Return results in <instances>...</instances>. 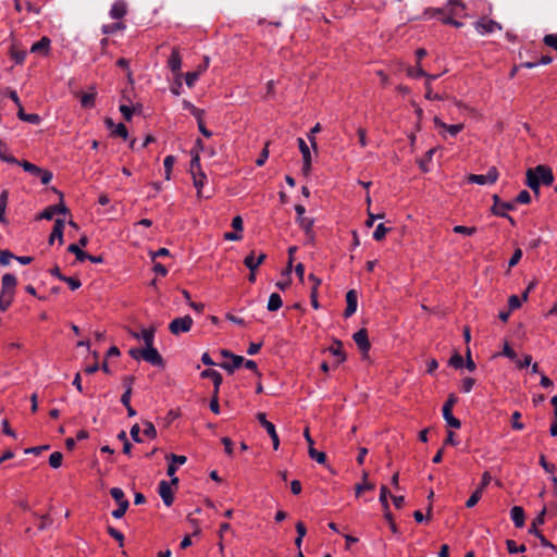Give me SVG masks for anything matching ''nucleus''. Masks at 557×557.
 <instances>
[{"instance_id": "15", "label": "nucleus", "mask_w": 557, "mask_h": 557, "mask_svg": "<svg viewBox=\"0 0 557 557\" xmlns=\"http://www.w3.org/2000/svg\"><path fill=\"white\" fill-rule=\"evenodd\" d=\"M63 231H64V221L61 219H57L52 228V232L49 237V245H52L54 240L58 238L60 244L63 243Z\"/></svg>"}, {"instance_id": "62", "label": "nucleus", "mask_w": 557, "mask_h": 557, "mask_svg": "<svg viewBox=\"0 0 557 557\" xmlns=\"http://www.w3.org/2000/svg\"><path fill=\"white\" fill-rule=\"evenodd\" d=\"M540 465L542 466V468L546 471V472H554L556 467L555 465L553 463H549L546 461V458L544 455H541L540 456Z\"/></svg>"}, {"instance_id": "34", "label": "nucleus", "mask_w": 557, "mask_h": 557, "mask_svg": "<svg viewBox=\"0 0 557 557\" xmlns=\"http://www.w3.org/2000/svg\"><path fill=\"white\" fill-rule=\"evenodd\" d=\"M389 491L387 488L386 485H382L381 488H380V497H379V500L383 507V510H387L389 505H388V500H387V497L389 496Z\"/></svg>"}, {"instance_id": "18", "label": "nucleus", "mask_w": 557, "mask_h": 557, "mask_svg": "<svg viewBox=\"0 0 557 557\" xmlns=\"http://www.w3.org/2000/svg\"><path fill=\"white\" fill-rule=\"evenodd\" d=\"M434 124L436 127H441L447 131L453 137L457 136L463 129V124L448 125L441 121L437 116L434 117Z\"/></svg>"}, {"instance_id": "1", "label": "nucleus", "mask_w": 557, "mask_h": 557, "mask_svg": "<svg viewBox=\"0 0 557 557\" xmlns=\"http://www.w3.org/2000/svg\"><path fill=\"white\" fill-rule=\"evenodd\" d=\"M554 183V174L550 168L546 165H537L527 171L525 184L533 190L535 195L540 194L541 184L550 186Z\"/></svg>"}, {"instance_id": "13", "label": "nucleus", "mask_w": 557, "mask_h": 557, "mask_svg": "<svg viewBox=\"0 0 557 557\" xmlns=\"http://www.w3.org/2000/svg\"><path fill=\"white\" fill-rule=\"evenodd\" d=\"M50 44H51L50 39L48 37L44 36L38 41H36L32 45L30 52L47 55L49 53Z\"/></svg>"}, {"instance_id": "46", "label": "nucleus", "mask_w": 557, "mask_h": 557, "mask_svg": "<svg viewBox=\"0 0 557 557\" xmlns=\"http://www.w3.org/2000/svg\"><path fill=\"white\" fill-rule=\"evenodd\" d=\"M407 73L412 78H419V77L426 76V72H424L423 69L418 63H417L416 67H409Z\"/></svg>"}, {"instance_id": "11", "label": "nucleus", "mask_w": 557, "mask_h": 557, "mask_svg": "<svg viewBox=\"0 0 557 557\" xmlns=\"http://www.w3.org/2000/svg\"><path fill=\"white\" fill-rule=\"evenodd\" d=\"M352 338L362 352L369 351L371 344L369 342L368 331L366 329H360L354 334Z\"/></svg>"}, {"instance_id": "45", "label": "nucleus", "mask_w": 557, "mask_h": 557, "mask_svg": "<svg viewBox=\"0 0 557 557\" xmlns=\"http://www.w3.org/2000/svg\"><path fill=\"white\" fill-rule=\"evenodd\" d=\"M125 28V25L121 22L113 23L110 25H103L102 26V33L103 34H113L116 30Z\"/></svg>"}, {"instance_id": "26", "label": "nucleus", "mask_w": 557, "mask_h": 557, "mask_svg": "<svg viewBox=\"0 0 557 557\" xmlns=\"http://www.w3.org/2000/svg\"><path fill=\"white\" fill-rule=\"evenodd\" d=\"M283 305L280 294L272 293L269 297L267 309L269 311H277Z\"/></svg>"}, {"instance_id": "57", "label": "nucleus", "mask_w": 557, "mask_h": 557, "mask_svg": "<svg viewBox=\"0 0 557 557\" xmlns=\"http://www.w3.org/2000/svg\"><path fill=\"white\" fill-rule=\"evenodd\" d=\"M522 258V250L520 248L516 249L511 256V258L509 259V268H512L515 265H517L519 263V261L521 260Z\"/></svg>"}, {"instance_id": "16", "label": "nucleus", "mask_w": 557, "mask_h": 557, "mask_svg": "<svg viewBox=\"0 0 557 557\" xmlns=\"http://www.w3.org/2000/svg\"><path fill=\"white\" fill-rule=\"evenodd\" d=\"M327 350L337 358V364L344 362L346 360V354L343 349V343L339 339H334L333 345L327 348Z\"/></svg>"}, {"instance_id": "52", "label": "nucleus", "mask_w": 557, "mask_h": 557, "mask_svg": "<svg viewBox=\"0 0 557 557\" xmlns=\"http://www.w3.org/2000/svg\"><path fill=\"white\" fill-rule=\"evenodd\" d=\"M112 132L114 135L120 136L123 139H126L128 137L127 128L123 123H119L117 125H115Z\"/></svg>"}, {"instance_id": "54", "label": "nucleus", "mask_w": 557, "mask_h": 557, "mask_svg": "<svg viewBox=\"0 0 557 557\" xmlns=\"http://www.w3.org/2000/svg\"><path fill=\"white\" fill-rule=\"evenodd\" d=\"M61 281L67 283L72 290H75V289L79 288L81 285H82V283H81V281L78 278L72 277V276L61 277Z\"/></svg>"}, {"instance_id": "5", "label": "nucleus", "mask_w": 557, "mask_h": 557, "mask_svg": "<svg viewBox=\"0 0 557 557\" xmlns=\"http://www.w3.org/2000/svg\"><path fill=\"white\" fill-rule=\"evenodd\" d=\"M257 420L267 430L269 436L272 440L273 448L275 450H277L278 446H280V438H278V435L276 433L275 425L272 422L267 420L265 413H263V412H258L257 413Z\"/></svg>"}, {"instance_id": "24", "label": "nucleus", "mask_w": 557, "mask_h": 557, "mask_svg": "<svg viewBox=\"0 0 557 557\" xmlns=\"http://www.w3.org/2000/svg\"><path fill=\"white\" fill-rule=\"evenodd\" d=\"M546 508H543L542 511L537 515V517L532 521V524L529 529V533L537 535L541 533L537 527L542 525L545 522Z\"/></svg>"}, {"instance_id": "38", "label": "nucleus", "mask_w": 557, "mask_h": 557, "mask_svg": "<svg viewBox=\"0 0 557 557\" xmlns=\"http://www.w3.org/2000/svg\"><path fill=\"white\" fill-rule=\"evenodd\" d=\"M62 460H63V455L60 451H54L49 457V465L52 468L58 469L59 467H61Z\"/></svg>"}, {"instance_id": "2", "label": "nucleus", "mask_w": 557, "mask_h": 557, "mask_svg": "<svg viewBox=\"0 0 557 557\" xmlns=\"http://www.w3.org/2000/svg\"><path fill=\"white\" fill-rule=\"evenodd\" d=\"M200 376L202 379H211L213 381V392L212 397L210 400V409L213 413L219 414L220 413V405H219V392L220 386L223 382V377L221 373L213 369H206L200 373Z\"/></svg>"}, {"instance_id": "23", "label": "nucleus", "mask_w": 557, "mask_h": 557, "mask_svg": "<svg viewBox=\"0 0 557 557\" xmlns=\"http://www.w3.org/2000/svg\"><path fill=\"white\" fill-rule=\"evenodd\" d=\"M244 362V357L242 356H233L232 358V363H227V362H222V363H219V366L226 370L227 372L230 373H233L235 371V369L239 368Z\"/></svg>"}, {"instance_id": "56", "label": "nucleus", "mask_w": 557, "mask_h": 557, "mask_svg": "<svg viewBox=\"0 0 557 557\" xmlns=\"http://www.w3.org/2000/svg\"><path fill=\"white\" fill-rule=\"evenodd\" d=\"M375 485L373 483L363 482L361 484L356 485V496H360V494L364 491L374 490Z\"/></svg>"}, {"instance_id": "64", "label": "nucleus", "mask_w": 557, "mask_h": 557, "mask_svg": "<svg viewBox=\"0 0 557 557\" xmlns=\"http://www.w3.org/2000/svg\"><path fill=\"white\" fill-rule=\"evenodd\" d=\"M24 122L38 125L41 121L40 116L36 113H27L25 117L23 119Z\"/></svg>"}, {"instance_id": "9", "label": "nucleus", "mask_w": 557, "mask_h": 557, "mask_svg": "<svg viewBox=\"0 0 557 557\" xmlns=\"http://www.w3.org/2000/svg\"><path fill=\"white\" fill-rule=\"evenodd\" d=\"M9 55L15 64H22L26 58V49L24 47H20L15 40L12 39L9 47Z\"/></svg>"}, {"instance_id": "3", "label": "nucleus", "mask_w": 557, "mask_h": 557, "mask_svg": "<svg viewBox=\"0 0 557 557\" xmlns=\"http://www.w3.org/2000/svg\"><path fill=\"white\" fill-rule=\"evenodd\" d=\"M193 318L190 315H184L176 318L169 324V330L173 335H180L181 333H187L193 326Z\"/></svg>"}, {"instance_id": "22", "label": "nucleus", "mask_w": 557, "mask_h": 557, "mask_svg": "<svg viewBox=\"0 0 557 557\" xmlns=\"http://www.w3.org/2000/svg\"><path fill=\"white\" fill-rule=\"evenodd\" d=\"M510 517L516 528H522L524 525V510L520 506H513L510 510Z\"/></svg>"}, {"instance_id": "17", "label": "nucleus", "mask_w": 557, "mask_h": 557, "mask_svg": "<svg viewBox=\"0 0 557 557\" xmlns=\"http://www.w3.org/2000/svg\"><path fill=\"white\" fill-rule=\"evenodd\" d=\"M126 12V3L123 0H117L111 7L110 16L114 20H120L125 16Z\"/></svg>"}, {"instance_id": "51", "label": "nucleus", "mask_w": 557, "mask_h": 557, "mask_svg": "<svg viewBox=\"0 0 557 557\" xmlns=\"http://www.w3.org/2000/svg\"><path fill=\"white\" fill-rule=\"evenodd\" d=\"M531 201V196H530V193L528 190H521L518 196L516 197L515 199V205L516 203H522V205H527Z\"/></svg>"}, {"instance_id": "10", "label": "nucleus", "mask_w": 557, "mask_h": 557, "mask_svg": "<svg viewBox=\"0 0 557 557\" xmlns=\"http://www.w3.org/2000/svg\"><path fill=\"white\" fill-rule=\"evenodd\" d=\"M474 25H475V29L481 35L491 34V33L495 32L496 29H502L500 24H498L497 22H495L493 20H481V21L476 22Z\"/></svg>"}, {"instance_id": "41", "label": "nucleus", "mask_w": 557, "mask_h": 557, "mask_svg": "<svg viewBox=\"0 0 557 557\" xmlns=\"http://www.w3.org/2000/svg\"><path fill=\"white\" fill-rule=\"evenodd\" d=\"M16 285V277L13 274H4L2 275V290L4 288H11Z\"/></svg>"}, {"instance_id": "49", "label": "nucleus", "mask_w": 557, "mask_h": 557, "mask_svg": "<svg viewBox=\"0 0 557 557\" xmlns=\"http://www.w3.org/2000/svg\"><path fill=\"white\" fill-rule=\"evenodd\" d=\"M128 506H129L128 502H124L123 504H120L119 508H116L112 511L113 518L121 519L125 515L126 510L128 509Z\"/></svg>"}, {"instance_id": "59", "label": "nucleus", "mask_w": 557, "mask_h": 557, "mask_svg": "<svg viewBox=\"0 0 557 557\" xmlns=\"http://www.w3.org/2000/svg\"><path fill=\"white\" fill-rule=\"evenodd\" d=\"M475 384V380L472 377H466L462 380L461 391L469 393Z\"/></svg>"}, {"instance_id": "19", "label": "nucleus", "mask_w": 557, "mask_h": 557, "mask_svg": "<svg viewBox=\"0 0 557 557\" xmlns=\"http://www.w3.org/2000/svg\"><path fill=\"white\" fill-rule=\"evenodd\" d=\"M168 66L170 67V70L174 74H177L181 71L182 58H181L180 52H178V50L176 48H174L172 50V53H171V55L169 58V61H168Z\"/></svg>"}, {"instance_id": "28", "label": "nucleus", "mask_w": 557, "mask_h": 557, "mask_svg": "<svg viewBox=\"0 0 557 557\" xmlns=\"http://www.w3.org/2000/svg\"><path fill=\"white\" fill-rule=\"evenodd\" d=\"M191 175H193L194 186L197 188V195H198V197H200L201 188L203 187L207 176L201 170H199L198 172H196Z\"/></svg>"}, {"instance_id": "42", "label": "nucleus", "mask_w": 557, "mask_h": 557, "mask_svg": "<svg viewBox=\"0 0 557 557\" xmlns=\"http://www.w3.org/2000/svg\"><path fill=\"white\" fill-rule=\"evenodd\" d=\"M521 413L519 411H515L511 414V426L513 430L521 431L524 429V424L520 422Z\"/></svg>"}, {"instance_id": "39", "label": "nucleus", "mask_w": 557, "mask_h": 557, "mask_svg": "<svg viewBox=\"0 0 557 557\" xmlns=\"http://www.w3.org/2000/svg\"><path fill=\"white\" fill-rule=\"evenodd\" d=\"M506 546L510 554L523 553L527 549L525 545H523V544L520 546H517V544L513 540H507Z\"/></svg>"}, {"instance_id": "8", "label": "nucleus", "mask_w": 557, "mask_h": 557, "mask_svg": "<svg viewBox=\"0 0 557 557\" xmlns=\"http://www.w3.org/2000/svg\"><path fill=\"white\" fill-rule=\"evenodd\" d=\"M346 309L344 311V317L349 318L357 311L358 307V294L355 289H349L346 293Z\"/></svg>"}, {"instance_id": "4", "label": "nucleus", "mask_w": 557, "mask_h": 557, "mask_svg": "<svg viewBox=\"0 0 557 557\" xmlns=\"http://www.w3.org/2000/svg\"><path fill=\"white\" fill-rule=\"evenodd\" d=\"M498 178V171L495 166L488 169L486 174H470L468 176L469 183H474L479 185H492Z\"/></svg>"}, {"instance_id": "44", "label": "nucleus", "mask_w": 557, "mask_h": 557, "mask_svg": "<svg viewBox=\"0 0 557 557\" xmlns=\"http://www.w3.org/2000/svg\"><path fill=\"white\" fill-rule=\"evenodd\" d=\"M200 73L196 70L193 72H187L185 75V83L186 85L191 88L195 83L198 81Z\"/></svg>"}, {"instance_id": "50", "label": "nucleus", "mask_w": 557, "mask_h": 557, "mask_svg": "<svg viewBox=\"0 0 557 557\" xmlns=\"http://www.w3.org/2000/svg\"><path fill=\"white\" fill-rule=\"evenodd\" d=\"M543 42L557 51V34H547L543 38Z\"/></svg>"}, {"instance_id": "31", "label": "nucleus", "mask_w": 557, "mask_h": 557, "mask_svg": "<svg viewBox=\"0 0 557 557\" xmlns=\"http://www.w3.org/2000/svg\"><path fill=\"white\" fill-rule=\"evenodd\" d=\"M308 454L310 458L314 459L320 465H324L326 462V455L323 451L317 450L314 447H309Z\"/></svg>"}, {"instance_id": "29", "label": "nucleus", "mask_w": 557, "mask_h": 557, "mask_svg": "<svg viewBox=\"0 0 557 557\" xmlns=\"http://www.w3.org/2000/svg\"><path fill=\"white\" fill-rule=\"evenodd\" d=\"M96 95H97L96 91L82 94V96H81L82 107L86 108V109L92 108L95 106Z\"/></svg>"}, {"instance_id": "7", "label": "nucleus", "mask_w": 557, "mask_h": 557, "mask_svg": "<svg viewBox=\"0 0 557 557\" xmlns=\"http://www.w3.org/2000/svg\"><path fill=\"white\" fill-rule=\"evenodd\" d=\"M158 493L162 498L165 506L170 507L174 502V494L170 486V483L165 480L160 481L158 486Z\"/></svg>"}, {"instance_id": "37", "label": "nucleus", "mask_w": 557, "mask_h": 557, "mask_svg": "<svg viewBox=\"0 0 557 557\" xmlns=\"http://www.w3.org/2000/svg\"><path fill=\"white\" fill-rule=\"evenodd\" d=\"M388 231L389 228H387L383 223H380L373 232V238L376 242H381L386 236Z\"/></svg>"}, {"instance_id": "48", "label": "nucleus", "mask_w": 557, "mask_h": 557, "mask_svg": "<svg viewBox=\"0 0 557 557\" xmlns=\"http://www.w3.org/2000/svg\"><path fill=\"white\" fill-rule=\"evenodd\" d=\"M482 497L481 490H475L466 503L468 508L474 507Z\"/></svg>"}, {"instance_id": "47", "label": "nucleus", "mask_w": 557, "mask_h": 557, "mask_svg": "<svg viewBox=\"0 0 557 557\" xmlns=\"http://www.w3.org/2000/svg\"><path fill=\"white\" fill-rule=\"evenodd\" d=\"M449 366L454 367L455 369H460L463 367V358L460 354L455 352L450 359H449Z\"/></svg>"}, {"instance_id": "55", "label": "nucleus", "mask_w": 557, "mask_h": 557, "mask_svg": "<svg viewBox=\"0 0 557 557\" xmlns=\"http://www.w3.org/2000/svg\"><path fill=\"white\" fill-rule=\"evenodd\" d=\"M321 132V125L320 123H317L310 131V134L308 135V139L312 146V148L315 150L317 149V141H315V137L314 135L317 133Z\"/></svg>"}, {"instance_id": "21", "label": "nucleus", "mask_w": 557, "mask_h": 557, "mask_svg": "<svg viewBox=\"0 0 557 557\" xmlns=\"http://www.w3.org/2000/svg\"><path fill=\"white\" fill-rule=\"evenodd\" d=\"M154 333H156V329L150 327V329H143L140 335L137 333H132V335L135 338L141 337L145 343V347H149V346H153Z\"/></svg>"}, {"instance_id": "40", "label": "nucleus", "mask_w": 557, "mask_h": 557, "mask_svg": "<svg viewBox=\"0 0 557 557\" xmlns=\"http://www.w3.org/2000/svg\"><path fill=\"white\" fill-rule=\"evenodd\" d=\"M107 531L115 541L119 542L120 547L124 545V535L122 532L111 525L108 527Z\"/></svg>"}, {"instance_id": "53", "label": "nucleus", "mask_w": 557, "mask_h": 557, "mask_svg": "<svg viewBox=\"0 0 557 557\" xmlns=\"http://www.w3.org/2000/svg\"><path fill=\"white\" fill-rule=\"evenodd\" d=\"M144 425V434L150 438H154L157 436V430L154 425L150 421H145Z\"/></svg>"}, {"instance_id": "43", "label": "nucleus", "mask_w": 557, "mask_h": 557, "mask_svg": "<svg viewBox=\"0 0 557 557\" xmlns=\"http://www.w3.org/2000/svg\"><path fill=\"white\" fill-rule=\"evenodd\" d=\"M453 231L457 234H462V235H467V236H471L473 234H475L476 232V228L474 226L472 227H468V226H463V225H456Z\"/></svg>"}, {"instance_id": "36", "label": "nucleus", "mask_w": 557, "mask_h": 557, "mask_svg": "<svg viewBox=\"0 0 557 557\" xmlns=\"http://www.w3.org/2000/svg\"><path fill=\"white\" fill-rule=\"evenodd\" d=\"M21 166L24 169V171L28 172L29 174L34 176H38L41 172V168L37 166L36 164H33L28 161H22Z\"/></svg>"}, {"instance_id": "14", "label": "nucleus", "mask_w": 557, "mask_h": 557, "mask_svg": "<svg viewBox=\"0 0 557 557\" xmlns=\"http://www.w3.org/2000/svg\"><path fill=\"white\" fill-rule=\"evenodd\" d=\"M267 258V255L261 252L259 253L258 258L256 259L255 258V252L251 251V253H249L245 260H244V264L251 271V272H255L258 267Z\"/></svg>"}, {"instance_id": "6", "label": "nucleus", "mask_w": 557, "mask_h": 557, "mask_svg": "<svg viewBox=\"0 0 557 557\" xmlns=\"http://www.w3.org/2000/svg\"><path fill=\"white\" fill-rule=\"evenodd\" d=\"M143 359L156 367H164V360L154 346L144 347Z\"/></svg>"}, {"instance_id": "32", "label": "nucleus", "mask_w": 557, "mask_h": 557, "mask_svg": "<svg viewBox=\"0 0 557 557\" xmlns=\"http://www.w3.org/2000/svg\"><path fill=\"white\" fill-rule=\"evenodd\" d=\"M297 222H298L299 226L306 232L307 235L311 234L312 226H313V219L302 216V218L297 219Z\"/></svg>"}, {"instance_id": "25", "label": "nucleus", "mask_w": 557, "mask_h": 557, "mask_svg": "<svg viewBox=\"0 0 557 557\" xmlns=\"http://www.w3.org/2000/svg\"><path fill=\"white\" fill-rule=\"evenodd\" d=\"M443 418L447 422V424L451 428L459 429L461 426V422L459 419L453 416V410L448 408H443Z\"/></svg>"}, {"instance_id": "20", "label": "nucleus", "mask_w": 557, "mask_h": 557, "mask_svg": "<svg viewBox=\"0 0 557 557\" xmlns=\"http://www.w3.org/2000/svg\"><path fill=\"white\" fill-rule=\"evenodd\" d=\"M493 207L491 208V211L493 212V210L496 208L497 210H502V211H512L516 209V206H515V202L513 201H502L499 196L498 195H493Z\"/></svg>"}, {"instance_id": "58", "label": "nucleus", "mask_w": 557, "mask_h": 557, "mask_svg": "<svg viewBox=\"0 0 557 557\" xmlns=\"http://www.w3.org/2000/svg\"><path fill=\"white\" fill-rule=\"evenodd\" d=\"M509 310H516L521 307V299L517 295H511L508 299Z\"/></svg>"}, {"instance_id": "30", "label": "nucleus", "mask_w": 557, "mask_h": 557, "mask_svg": "<svg viewBox=\"0 0 557 557\" xmlns=\"http://www.w3.org/2000/svg\"><path fill=\"white\" fill-rule=\"evenodd\" d=\"M296 532H297V537L295 539V546L297 548H301L302 539L305 537V535L307 533V529L301 521L296 523Z\"/></svg>"}, {"instance_id": "60", "label": "nucleus", "mask_w": 557, "mask_h": 557, "mask_svg": "<svg viewBox=\"0 0 557 557\" xmlns=\"http://www.w3.org/2000/svg\"><path fill=\"white\" fill-rule=\"evenodd\" d=\"M38 177H40V181L44 185H48L51 182L53 175L52 172L42 169Z\"/></svg>"}, {"instance_id": "27", "label": "nucleus", "mask_w": 557, "mask_h": 557, "mask_svg": "<svg viewBox=\"0 0 557 557\" xmlns=\"http://www.w3.org/2000/svg\"><path fill=\"white\" fill-rule=\"evenodd\" d=\"M67 251L71 252V253H74L75 257H76V260L79 261V262H84L85 260H87V258H89V253H87L86 251L82 250L81 247L77 244H71L67 247Z\"/></svg>"}, {"instance_id": "12", "label": "nucleus", "mask_w": 557, "mask_h": 557, "mask_svg": "<svg viewBox=\"0 0 557 557\" xmlns=\"http://www.w3.org/2000/svg\"><path fill=\"white\" fill-rule=\"evenodd\" d=\"M67 208L62 203L47 207L38 216V219L51 220L58 213H66Z\"/></svg>"}, {"instance_id": "35", "label": "nucleus", "mask_w": 557, "mask_h": 557, "mask_svg": "<svg viewBox=\"0 0 557 557\" xmlns=\"http://www.w3.org/2000/svg\"><path fill=\"white\" fill-rule=\"evenodd\" d=\"M110 495L112 496V498L120 505V504H123L124 502H128L126 498H125V494L123 492L122 488L120 487H112L110 490Z\"/></svg>"}, {"instance_id": "63", "label": "nucleus", "mask_w": 557, "mask_h": 557, "mask_svg": "<svg viewBox=\"0 0 557 557\" xmlns=\"http://www.w3.org/2000/svg\"><path fill=\"white\" fill-rule=\"evenodd\" d=\"M51 523H52L51 518L48 515H44V516L39 517L38 529L42 531L46 528H48Z\"/></svg>"}, {"instance_id": "61", "label": "nucleus", "mask_w": 557, "mask_h": 557, "mask_svg": "<svg viewBox=\"0 0 557 557\" xmlns=\"http://www.w3.org/2000/svg\"><path fill=\"white\" fill-rule=\"evenodd\" d=\"M120 111H121L122 115L124 116V119L126 121H131L132 120L134 110L131 107H128L126 104H121L120 106Z\"/></svg>"}, {"instance_id": "33", "label": "nucleus", "mask_w": 557, "mask_h": 557, "mask_svg": "<svg viewBox=\"0 0 557 557\" xmlns=\"http://www.w3.org/2000/svg\"><path fill=\"white\" fill-rule=\"evenodd\" d=\"M174 162H175V157H173V156H166L164 158L163 166H164L165 180H170L171 178V173H172V169H173Z\"/></svg>"}]
</instances>
